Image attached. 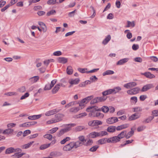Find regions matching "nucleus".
Returning a JSON list of instances; mask_svg holds the SVG:
<instances>
[{"mask_svg": "<svg viewBox=\"0 0 158 158\" xmlns=\"http://www.w3.org/2000/svg\"><path fill=\"white\" fill-rule=\"evenodd\" d=\"M98 101L99 102H103L105 101L107 98L106 96H103L101 97H98Z\"/></svg>", "mask_w": 158, "mask_h": 158, "instance_id": "40", "label": "nucleus"}, {"mask_svg": "<svg viewBox=\"0 0 158 158\" xmlns=\"http://www.w3.org/2000/svg\"><path fill=\"white\" fill-rule=\"evenodd\" d=\"M74 148H77L83 145V143L80 141H77L75 142H72Z\"/></svg>", "mask_w": 158, "mask_h": 158, "instance_id": "12", "label": "nucleus"}, {"mask_svg": "<svg viewBox=\"0 0 158 158\" xmlns=\"http://www.w3.org/2000/svg\"><path fill=\"white\" fill-rule=\"evenodd\" d=\"M114 73V71L112 70H107L104 72L102 74V75L103 76H105L106 75L112 74H113Z\"/></svg>", "mask_w": 158, "mask_h": 158, "instance_id": "31", "label": "nucleus"}, {"mask_svg": "<svg viewBox=\"0 0 158 158\" xmlns=\"http://www.w3.org/2000/svg\"><path fill=\"white\" fill-rule=\"evenodd\" d=\"M87 102L85 98H84L79 103V106H84L85 104L87 103Z\"/></svg>", "mask_w": 158, "mask_h": 158, "instance_id": "35", "label": "nucleus"}, {"mask_svg": "<svg viewBox=\"0 0 158 158\" xmlns=\"http://www.w3.org/2000/svg\"><path fill=\"white\" fill-rule=\"evenodd\" d=\"M107 138H103L99 140L98 142L99 144H102L106 143V141L107 142Z\"/></svg>", "mask_w": 158, "mask_h": 158, "instance_id": "34", "label": "nucleus"}, {"mask_svg": "<svg viewBox=\"0 0 158 158\" xmlns=\"http://www.w3.org/2000/svg\"><path fill=\"white\" fill-rule=\"evenodd\" d=\"M66 71L67 73L69 75H71L73 73V70L72 67L71 66H68L67 69Z\"/></svg>", "mask_w": 158, "mask_h": 158, "instance_id": "29", "label": "nucleus"}, {"mask_svg": "<svg viewBox=\"0 0 158 158\" xmlns=\"http://www.w3.org/2000/svg\"><path fill=\"white\" fill-rule=\"evenodd\" d=\"M66 132L65 131L64 129H62L57 133V136L58 137H60Z\"/></svg>", "mask_w": 158, "mask_h": 158, "instance_id": "36", "label": "nucleus"}, {"mask_svg": "<svg viewBox=\"0 0 158 158\" xmlns=\"http://www.w3.org/2000/svg\"><path fill=\"white\" fill-rule=\"evenodd\" d=\"M146 128V127L144 126H141L137 128V131L139 132L142 131L144 130Z\"/></svg>", "mask_w": 158, "mask_h": 158, "instance_id": "58", "label": "nucleus"}, {"mask_svg": "<svg viewBox=\"0 0 158 158\" xmlns=\"http://www.w3.org/2000/svg\"><path fill=\"white\" fill-rule=\"evenodd\" d=\"M113 93L112 89H109L103 92L102 94L103 96H106V95L110 94Z\"/></svg>", "mask_w": 158, "mask_h": 158, "instance_id": "28", "label": "nucleus"}, {"mask_svg": "<svg viewBox=\"0 0 158 158\" xmlns=\"http://www.w3.org/2000/svg\"><path fill=\"white\" fill-rule=\"evenodd\" d=\"M60 110L61 109H56L51 110H49L45 113V115L48 116H51L59 112Z\"/></svg>", "mask_w": 158, "mask_h": 158, "instance_id": "3", "label": "nucleus"}, {"mask_svg": "<svg viewBox=\"0 0 158 158\" xmlns=\"http://www.w3.org/2000/svg\"><path fill=\"white\" fill-rule=\"evenodd\" d=\"M59 63L65 64L67 62V59L64 57H59L57 59Z\"/></svg>", "mask_w": 158, "mask_h": 158, "instance_id": "15", "label": "nucleus"}, {"mask_svg": "<svg viewBox=\"0 0 158 158\" xmlns=\"http://www.w3.org/2000/svg\"><path fill=\"white\" fill-rule=\"evenodd\" d=\"M80 108L79 107H74L70 108L69 110V111L73 113H76L78 112Z\"/></svg>", "mask_w": 158, "mask_h": 158, "instance_id": "27", "label": "nucleus"}, {"mask_svg": "<svg viewBox=\"0 0 158 158\" xmlns=\"http://www.w3.org/2000/svg\"><path fill=\"white\" fill-rule=\"evenodd\" d=\"M80 81V79L78 78H77L75 79H71L69 81V82L71 85H76L78 84Z\"/></svg>", "mask_w": 158, "mask_h": 158, "instance_id": "14", "label": "nucleus"}, {"mask_svg": "<svg viewBox=\"0 0 158 158\" xmlns=\"http://www.w3.org/2000/svg\"><path fill=\"white\" fill-rule=\"evenodd\" d=\"M64 116L63 114L58 113L55 115V118H54L56 123L59 122L62 120Z\"/></svg>", "mask_w": 158, "mask_h": 158, "instance_id": "6", "label": "nucleus"}, {"mask_svg": "<svg viewBox=\"0 0 158 158\" xmlns=\"http://www.w3.org/2000/svg\"><path fill=\"white\" fill-rule=\"evenodd\" d=\"M111 39V37L110 35H108L106 38L103 40L102 42V44L105 45Z\"/></svg>", "mask_w": 158, "mask_h": 158, "instance_id": "16", "label": "nucleus"}, {"mask_svg": "<svg viewBox=\"0 0 158 158\" xmlns=\"http://www.w3.org/2000/svg\"><path fill=\"white\" fill-rule=\"evenodd\" d=\"M71 138L70 137H67L65 139L61 141L60 143L62 144H64L66 142L70 140Z\"/></svg>", "mask_w": 158, "mask_h": 158, "instance_id": "43", "label": "nucleus"}, {"mask_svg": "<svg viewBox=\"0 0 158 158\" xmlns=\"http://www.w3.org/2000/svg\"><path fill=\"white\" fill-rule=\"evenodd\" d=\"M132 90L133 91L134 94L135 95L139 93L140 89L138 87H136L132 89Z\"/></svg>", "mask_w": 158, "mask_h": 158, "instance_id": "47", "label": "nucleus"}, {"mask_svg": "<svg viewBox=\"0 0 158 158\" xmlns=\"http://www.w3.org/2000/svg\"><path fill=\"white\" fill-rule=\"evenodd\" d=\"M4 95L8 96H11L13 95H16V94L15 92H10L5 93Z\"/></svg>", "mask_w": 158, "mask_h": 158, "instance_id": "60", "label": "nucleus"}, {"mask_svg": "<svg viewBox=\"0 0 158 158\" xmlns=\"http://www.w3.org/2000/svg\"><path fill=\"white\" fill-rule=\"evenodd\" d=\"M87 69H82L81 68H79L78 69V70L82 73H87V72H88L86 71Z\"/></svg>", "mask_w": 158, "mask_h": 158, "instance_id": "55", "label": "nucleus"}, {"mask_svg": "<svg viewBox=\"0 0 158 158\" xmlns=\"http://www.w3.org/2000/svg\"><path fill=\"white\" fill-rule=\"evenodd\" d=\"M73 148H74L72 142L64 146L63 148V150L64 151L68 152L70 151Z\"/></svg>", "mask_w": 158, "mask_h": 158, "instance_id": "2", "label": "nucleus"}, {"mask_svg": "<svg viewBox=\"0 0 158 158\" xmlns=\"http://www.w3.org/2000/svg\"><path fill=\"white\" fill-rule=\"evenodd\" d=\"M94 126L102 125V121L98 120H94Z\"/></svg>", "mask_w": 158, "mask_h": 158, "instance_id": "57", "label": "nucleus"}, {"mask_svg": "<svg viewBox=\"0 0 158 158\" xmlns=\"http://www.w3.org/2000/svg\"><path fill=\"white\" fill-rule=\"evenodd\" d=\"M154 118L153 116H149L146 118L144 121L143 122L146 123H148L151 122Z\"/></svg>", "mask_w": 158, "mask_h": 158, "instance_id": "45", "label": "nucleus"}, {"mask_svg": "<svg viewBox=\"0 0 158 158\" xmlns=\"http://www.w3.org/2000/svg\"><path fill=\"white\" fill-rule=\"evenodd\" d=\"M14 131V130L12 129H7L4 130L2 133L4 134H10L12 133Z\"/></svg>", "mask_w": 158, "mask_h": 158, "instance_id": "23", "label": "nucleus"}, {"mask_svg": "<svg viewBox=\"0 0 158 158\" xmlns=\"http://www.w3.org/2000/svg\"><path fill=\"white\" fill-rule=\"evenodd\" d=\"M127 26H126V27H129L131 26L132 27H133L135 26V24L134 21H132V22H131L130 21H127Z\"/></svg>", "mask_w": 158, "mask_h": 158, "instance_id": "42", "label": "nucleus"}, {"mask_svg": "<svg viewBox=\"0 0 158 158\" xmlns=\"http://www.w3.org/2000/svg\"><path fill=\"white\" fill-rule=\"evenodd\" d=\"M39 78L40 77L38 76H35L30 78L29 80L31 83H34L37 82Z\"/></svg>", "mask_w": 158, "mask_h": 158, "instance_id": "13", "label": "nucleus"}, {"mask_svg": "<svg viewBox=\"0 0 158 158\" xmlns=\"http://www.w3.org/2000/svg\"><path fill=\"white\" fill-rule=\"evenodd\" d=\"M41 116V115H35L32 116H29L28 117V118L29 119L33 120H35L37 119H38L40 118Z\"/></svg>", "mask_w": 158, "mask_h": 158, "instance_id": "18", "label": "nucleus"}, {"mask_svg": "<svg viewBox=\"0 0 158 158\" xmlns=\"http://www.w3.org/2000/svg\"><path fill=\"white\" fill-rule=\"evenodd\" d=\"M18 91L21 93L24 92L26 91L25 87V86H22L18 89Z\"/></svg>", "mask_w": 158, "mask_h": 158, "instance_id": "54", "label": "nucleus"}, {"mask_svg": "<svg viewBox=\"0 0 158 158\" xmlns=\"http://www.w3.org/2000/svg\"><path fill=\"white\" fill-rule=\"evenodd\" d=\"M98 136L102 137L104 135H108V133L106 131H101L98 132Z\"/></svg>", "mask_w": 158, "mask_h": 158, "instance_id": "37", "label": "nucleus"}, {"mask_svg": "<svg viewBox=\"0 0 158 158\" xmlns=\"http://www.w3.org/2000/svg\"><path fill=\"white\" fill-rule=\"evenodd\" d=\"M88 136L89 137L92 138H94L98 136V132L94 131L89 133Z\"/></svg>", "mask_w": 158, "mask_h": 158, "instance_id": "22", "label": "nucleus"}, {"mask_svg": "<svg viewBox=\"0 0 158 158\" xmlns=\"http://www.w3.org/2000/svg\"><path fill=\"white\" fill-rule=\"evenodd\" d=\"M121 89V88L119 87H117L112 89L113 92L114 94L118 92Z\"/></svg>", "mask_w": 158, "mask_h": 158, "instance_id": "46", "label": "nucleus"}, {"mask_svg": "<svg viewBox=\"0 0 158 158\" xmlns=\"http://www.w3.org/2000/svg\"><path fill=\"white\" fill-rule=\"evenodd\" d=\"M19 126L20 127H30V124H29V122L25 123L23 124H20Z\"/></svg>", "mask_w": 158, "mask_h": 158, "instance_id": "52", "label": "nucleus"}, {"mask_svg": "<svg viewBox=\"0 0 158 158\" xmlns=\"http://www.w3.org/2000/svg\"><path fill=\"white\" fill-rule=\"evenodd\" d=\"M31 133V131L29 130H26L24 131L23 133V136H25L28 134H30Z\"/></svg>", "mask_w": 158, "mask_h": 158, "instance_id": "61", "label": "nucleus"}, {"mask_svg": "<svg viewBox=\"0 0 158 158\" xmlns=\"http://www.w3.org/2000/svg\"><path fill=\"white\" fill-rule=\"evenodd\" d=\"M56 13L55 10H52L48 12L47 14V16H49L51 15H54Z\"/></svg>", "mask_w": 158, "mask_h": 158, "instance_id": "51", "label": "nucleus"}, {"mask_svg": "<svg viewBox=\"0 0 158 158\" xmlns=\"http://www.w3.org/2000/svg\"><path fill=\"white\" fill-rule=\"evenodd\" d=\"M142 74L144 75L147 78L149 79L153 78L155 77V76L154 74L151 73L149 72H145L142 73Z\"/></svg>", "mask_w": 158, "mask_h": 158, "instance_id": "10", "label": "nucleus"}, {"mask_svg": "<svg viewBox=\"0 0 158 158\" xmlns=\"http://www.w3.org/2000/svg\"><path fill=\"white\" fill-rule=\"evenodd\" d=\"M44 137L49 140H52V136L50 134H46L44 136Z\"/></svg>", "mask_w": 158, "mask_h": 158, "instance_id": "49", "label": "nucleus"}, {"mask_svg": "<svg viewBox=\"0 0 158 158\" xmlns=\"http://www.w3.org/2000/svg\"><path fill=\"white\" fill-rule=\"evenodd\" d=\"M50 145V143L44 144L40 146V149L41 150L44 149L48 148Z\"/></svg>", "mask_w": 158, "mask_h": 158, "instance_id": "38", "label": "nucleus"}, {"mask_svg": "<svg viewBox=\"0 0 158 158\" xmlns=\"http://www.w3.org/2000/svg\"><path fill=\"white\" fill-rule=\"evenodd\" d=\"M60 155V153L58 152H52L50 154V156L53 157H57Z\"/></svg>", "mask_w": 158, "mask_h": 158, "instance_id": "26", "label": "nucleus"}, {"mask_svg": "<svg viewBox=\"0 0 158 158\" xmlns=\"http://www.w3.org/2000/svg\"><path fill=\"white\" fill-rule=\"evenodd\" d=\"M58 129V127L53 128L49 131V133L50 134H53L56 132Z\"/></svg>", "mask_w": 158, "mask_h": 158, "instance_id": "50", "label": "nucleus"}, {"mask_svg": "<svg viewBox=\"0 0 158 158\" xmlns=\"http://www.w3.org/2000/svg\"><path fill=\"white\" fill-rule=\"evenodd\" d=\"M87 114L85 112L81 113V114H79L78 115H76L75 116V118H83V117L86 116Z\"/></svg>", "mask_w": 158, "mask_h": 158, "instance_id": "30", "label": "nucleus"}, {"mask_svg": "<svg viewBox=\"0 0 158 158\" xmlns=\"http://www.w3.org/2000/svg\"><path fill=\"white\" fill-rule=\"evenodd\" d=\"M56 2V0H49L47 2V4L49 5H53Z\"/></svg>", "mask_w": 158, "mask_h": 158, "instance_id": "53", "label": "nucleus"}, {"mask_svg": "<svg viewBox=\"0 0 158 158\" xmlns=\"http://www.w3.org/2000/svg\"><path fill=\"white\" fill-rule=\"evenodd\" d=\"M127 132L126 131H124L118 135L117 136L119 138L120 140L121 139L123 138L125 136Z\"/></svg>", "mask_w": 158, "mask_h": 158, "instance_id": "25", "label": "nucleus"}, {"mask_svg": "<svg viewBox=\"0 0 158 158\" xmlns=\"http://www.w3.org/2000/svg\"><path fill=\"white\" fill-rule=\"evenodd\" d=\"M153 87V86L152 84H148L144 85L142 88L141 91L142 92L146 91L148 90Z\"/></svg>", "mask_w": 158, "mask_h": 158, "instance_id": "8", "label": "nucleus"}, {"mask_svg": "<svg viewBox=\"0 0 158 158\" xmlns=\"http://www.w3.org/2000/svg\"><path fill=\"white\" fill-rule=\"evenodd\" d=\"M87 112H90L89 114V116L97 117L99 118H102L104 116L103 114L101 113L98 111H101L100 108L98 109L97 106H89L86 109Z\"/></svg>", "mask_w": 158, "mask_h": 158, "instance_id": "1", "label": "nucleus"}, {"mask_svg": "<svg viewBox=\"0 0 158 158\" xmlns=\"http://www.w3.org/2000/svg\"><path fill=\"white\" fill-rule=\"evenodd\" d=\"M78 139H79V141L83 143L85 141H87L86 139H85L84 136L83 135H81L79 136L78 137Z\"/></svg>", "mask_w": 158, "mask_h": 158, "instance_id": "44", "label": "nucleus"}, {"mask_svg": "<svg viewBox=\"0 0 158 158\" xmlns=\"http://www.w3.org/2000/svg\"><path fill=\"white\" fill-rule=\"evenodd\" d=\"M134 110L133 111L134 112H137L139 111H142V109L140 107H137L134 108H133Z\"/></svg>", "mask_w": 158, "mask_h": 158, "instance_id": "62", "label": "nucleus"}, {"mask_svg": "<svg viewBox=\"0 0 158 158\" xmlns=\"http://www.w3.org/2000/svg\"><path fill=\"white\" fill-rule=\"evenodd\" d=\"M117 117H112L107 119L106 120V123L109 124H111L115 123L118 121Z\"/></svg>", "mask_w": 158, "mask_h": 158, "instance_id": "5", "label": "nucleus"}, {"mask_svg": "<svg viewBox=\"0 0 158 158\" xmlns=\"http://www.w3.org/2000/svg\"><path fill=\"white\" fill-rule=\"evenodd\" d=\"M98 148L99 146L98 145H95L90 148L89 149V151L92 152H95Z\"/></svg>", "mask_w": 158, "mask_h": 158, "instance_id": "48", "label": "nucleus"}, {"mask_svg": "<svg viewBox=\"0 0 158 158\" xmlns=\"http://www.w3.org/2000/svg\"><path fill=\"white\" fill-rule=\"evenodd\" d=\"M85 128L83 126H78L76 127L75 128V131H81Z\"/></svg>", "mask_w": 158, "mask_h": 158, "instance_id": "41", "label": "nucleus"}, {"mask_svg": "<svg viewBox=\"0 0 158 158\" xmlns=\"http://www.w3.org/2000/svg\"><path fill=\"white\" fill-rule=\"evenodd\" d=\"M97 97L96 98H94L92 100L91 102L90 103L91 104H94V103H96L98 102V100Z\"/></svg>", "mask_w": 158, "mask_h": 158, "instance_id": "63", "label": "nucleus"}, {"mask_svg": "<svg viewBox=\"0 0 158 158\" xmlns=\"http://www.w3.org/2000/svg\"><path fill=\"white\" fill-rule=\"evenodd\" d=\"M152 115L154 117L158 116V110H153L152 112ZM156 122L157 123L158 122V117L156 119Z\"/></svg>", "mask_w": 158, "mask_h": 158, "instance_id": "32", "label": "nucleus"}, {"mask_svg": "<svg viewBox=\"0 0 158 158\" xmlns=\"http://www.w3.org/2000/svg\"><path fill=\"white\" fill-rule=\"evenodd\" d=\"M53 55L55 56H59L62 55V53L60 51H58L54 52Z\"/></svg>", "mask_w": 158, "mask_h": 158, "instance_id": "59", "label": "nucleus"}, {"mask_svg": "<svg viewBox=\"0 0 158 158\" xmlns=\"http://www.w3.org/2000/svg\"><path fill=\"white\" fill-rule=\"evenodd\" d=\"M93 143V140L92 139H89L86 142L85 141L83 144L84 146H88L91 145Z\"/></svg>", "mask_w": 158, "mask_h": 158, "instance_id": "19", "label": "nucleus"}, {"mask_svg": "<svg viewBox=\"0 0 158 158\" xmlns=\"http://www.w3.org/2000/svg\"><path fill=\"white\" fill-rule=\"evenodd\" d=\"M52 88V87L51 86L50 84H48L46 85L44 90H49L51 89Z\"/></svg>", "mask_w": 158, "mask_h": 158, "instance_id": "56", "label": "nucleus"}, {"mask_svg": "<svg viewBox=\"0 0 158 158\" xmlns=\"http://www.w3.org/2000/svg\"><path fill=\"white\" fill-rule=\"evenodd\" d=\"M101 109V110H102L103 112L106 113H107L109 110V108L107 106H103Z\"/></svg>", "mask_w": 158, "mask_h": 158, "instance_id": "33", "label": "nucleus"}, {"mask_svg": "<svg viewBox=\"0 0 158 158\" xmlns=\"http://www.w3.org/2000/svg\"><path fill=\"white\" fill-rule=\"evenodd\" d=\"M139 115L136 113H135L132 114L129 118V120H135L139 117Z\"/></svg>", "mask_w": 158, "mask_h": 158, "instance_id": "17", "label": "nucleus"}, {"mask_svg": "<svg viewBox=\"0 0 158 158\" xmlns=\"http://www.w3.org/2000/svg\"><path fill=\"white\" fill-rule=\"evenodd\" d=\"M129 60V59L128 58H125L121 60H119L116 63V64L117 65H122L124 63L127 62L128 60Z\"/></svg>", "mask_w": 158, "mask_h": 158, "instance_id": "11", "label": "nucleus"}, {"mask_svg": "<svg viewBox=\"0 0 158 158\" xmlns=\"http://www.w3.org/2000/svg\"><path fill=\"white\" fill-rule=\"evenodd\" d=\"M137 84L136 82H130L124 84L123 85L124 87L127 89H131L133 87L136 86Z\"/></svg>", "mask_w": 158, "mask_h": 158, "instance_id": "7", "label": "nucleus"}, {"mask_svg": "<svg viewBox=\"0 0 158 158\" xmlns=\"http://www.w3.org/2000/svg\"><path fill=\"white\" fill-rule=\"evenodd\" d=\"M60 85H56L52 89V92L53 94H56L60 89Z\"/></svg>", "mask_w": 158, "mask_h": 158, "instance_id": "24", "label": "nucleus"}, {"mask_svg": "<svg viewBox=\"0 0 158 158\" xmlns=\"http://www.w3.org/2000/svg\"><path fill=\"white\" fill-rule=\"evenodd\" d=\"M25 153H22L20 154H19L18 153H15V154L12 156V157H15L16 158H19L22 157L23 155H25Z\"/></svg>", "mask_w": 158, "mask_h": 158, "instance_id": "39", "label": "nucleus"}, {"mask_svg": "<svg viewBox=\"0 0 158 158\" xmlns=\"http://www.w3.org/2000/svg\"><path fill=\"white\" fill-rule=\"evenodd\" d=\"M15 152V149L13 147H10L7 148L5 151L6 154H8Z\"/></svg>", "mask_w": 158, "mask_h": 158, "instance_id": "20", "label": "nucleus"}, {"mask_svg": "<svg viewBox=\"0 0 158 158\" xmlns=\"http://www.w3.org/2000/svg\"><path fill=\"white\" fill-rule=\"evenodd\" d=\"M120 141L119 138L117 136H114L107 139V142L108 143H117Z\"/></svg>", "mask_w": 158, "mask_h": 158, "instance_id": "4", "label": "nucleus"}, {"mask_svg": "<svg viewBox=\"0 0 158 158\" xmlns=\"http://www.w3.org/2000/svg\"><path fill=\"white\" fill-rule=\"evenodd\" d=\"M76 125L75 123H70L66 124L65 126L66 127L65 128H64L65 131L67 132L71 130L72 127H74Z\"/></svg>", "mask_w": 158, "mask_h": 158, "instance_id": "9", "label": "nucleus"}, {"mask_svg": "<svg viewBox=\"0 0 158 158\" xmlns=\"http://www.w3.org/2000/svg\"><path fill=\"white\" fill-rule=\"evenodd\" d=\"M116 130V127L114 126H110L107 129V131L110 133L114 132Z\"/></svg>", "mask_w": 158, "mask_h": 158, "instance_id": "21", "label": "nucleus"}, {"mask_svg": "<svg viewBox=\"0 0 158 158\" xmlns=\"http://www.w3.org/2000/svg\"><path fill=\"white\" fill-rule=\"evenodd\" d=\"M139 46L138 44H134L132 46V49L135 51H136L139 49Z\"/></svg>", "mask_w": 158, "mask_h": 158, "instance_id": "64", "label": "nucleus"}]
</instances>
